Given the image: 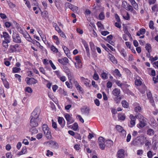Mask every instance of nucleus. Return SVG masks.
I'll list each match as a JSON object with an SVG mask.
<instances>
[{"label": "nucleus", "instance_id": "52", "mask_svg": "<svg viewBox=\"0 0 158 158\" xmlns=\"http://www.w3.org/2000/svg\"><path fill=\"white\" fill-rule=\"evenodd\" d=\"M67 74L68 76L69 79L70 80V81H71V80L73 77V76L70 72Z\"/></svg>", "mask_w": 158, "mask_h": 158}, {"label": "nucleus", "instance_id": "30", "mask_svg": "<svg viewBox=\"0 0 158 158\" xmlns=\"http://www.w3.org/2000/svg\"><path fill=\"white\" fill-rule=\"evenodd\" d=\"M118 118L121 120H124L125 119V117L123 114H121L118 115Z\"/></svg>", "mask_w": 158, "mask_h": 158}, {"label": "nucleus", "instance_id": "41", "mask_svg": "<svg viewBox=\"0 0 158 158\" xmlns=\"http://www.w3.org/2000/svg\"><path fill=\"white\" fill-rule=\"evenodd\" d=\"M114 73L116 74V75L119 77H120L121 75L120 74L119 71L118 69H115L114 71Z\"/></svg>", "mask_w": 158, "mask_h": 158}, {"label": "nucleus", "instance_id": "5", "mask_svg": "<svg viewBox=\"0 0 158 158\" xmlns=\"http://www.w3.org/2000/svg\"><path fill=\"white\" fill-rule=\"evenodd\" d=\"M65 117L68 122V124L71 123L74 121V120L69 114H66L65 115Z\"/></svg>", "mask_w": 158, "mask_h": 158}, {"label": "nucleus", "instance_id": "2", "mask_svg": "<svg viewBox=\"0 0 158 158\" xmlns=\"http://www.w3.org/2000/svg\"><path fill=\"white\" fill-rule=\"evenodd\" d=\"M43 130L46 136L48 139L51 138V132L49 130V128L46 124H44L43 126Z\"/></svg>", "mask_w": 158, "mask_h": 158}, {"label": "nucleus", "instance_id": "31", "mask_svg": "<svg viewBox=\"0 0 158 158\" xmlns=\"http://www.w3.org/2000/svg\"><path fill=\"white\" fill-rule=\"evenodd\" d=\"M78 125L77 123H75L73 125L72 127V129L73 130L75 131H77L78 127Z\"/></svg>", "mask_w": 158, "mask_h": 158}, {"label": "nucleus", "instance_id": "48", "mask_svg": "<svg viewBox=\"0 0 158 158\" xmlns=\"http://www.w3.org/2000/svg\"><path fill=\"white\" fill-rule=\"evenodd\" d=\"M52 127L54 128V129H56L57 128V124L56 123L54 122L53 121V119L52 120Z\"/></svg>", "mask_w": 158, "mask_h": 158}, {"label": "nucleus", "instance_id": "18", "mask_svg": "<svg viewBox=\"0 0 158 158\" xmlns=\"http://www.w3.org/2000/svg\"><path fill=\"white\" fill-rule=\"evenodd\" d=\"M10 42L9 40H5L3 42L2 45L5 48H7L9 46L8 43Z\"/></svg>", "mask_w": 158, "mask_h": 158}, {"label": "nucleus", "instance_id": "10", "mask_svg": "<svg viewBox=\"0 0 158 158\" xmlns=\"http://www.w3.org/2000/svg\"><path fill=\"white\" fill-rule=\"evenodd\" d=\"M75 60H76L78 64H79V66H77L76 64V63H75V64L76 66V68H80V65L81 66V60L80 59V57L79 56H77L75 57Z\"/></svg>", "mask_w": 158, "mask_h": 158}, {"label": "nucleus", "instance_id": "4", "mask_svg": "<svg viewBox=\"0 0 158 158\" xmlns=\"http://www.w3.org/2000/svg\"><path fill=\"white\" fill-rule=\"evenodd\" d=\"M27 83L28 85L35 84L38 82L34 78H27Z\"/></svg>", "mask_w": 158, "mask_h": 158}, {"label": "nucleus", "instance_id": "54", "mask_svg": "<svg viewBox=\"0 0 158 158\" xmlns=\"http://www.w3.org/2000/svg\"><path fill=\"white\" fill-rule=\"evenodd\" d=\"M94 103L97 106H99L100 105V102L97 99H96L94 100Z\"/></svg>", "mask_w": 158, "mask_h": 158}, {"label": "nucleus", "instance_id": "32", "mask_svg": "<svg viewBox=\"0 0 158 158\" xmlns=\"http://www.w3.org/2000/svg\"><path fill=\"white\" fill-rule=\"evenodd\" d=\"M71 10L74 12H76L78 10V8L77 7L73 5Z\"/></svg>", "mask_w": 158, "mask_h": 158}, {"label": "nucleus", "instance_id": "45", "mask_svg": "<svg viewBox=\"0 0 158 158\" xmlns=\"http://www.w3.org/2000/svg\"><path fill=\"white\" fill-rule=\"evenodd\" d=\"M102 77L105 80L107 79V74L105 73H103L102 74Z\"/></svg>", "mask_w": 158, "mask_h": 158}, {"label": "nucleus", "instance_id": "29", "mask_svg": "<svg viewBox=\"0 0 158 158\" xmlns=\"http://www.w3.org/2000/svg\"><path fill=\"white\" fill-rule=\"evenodd\" d=\"M93 78L95 80H98L99 78V77L98 74L96 73V71L94 73L93 76Z\"/></svg>", "mask_w": 158, "mask_h": 158}, {"label": "nucleus", "instance_id": "23", "mask_svg": "<svg viewBox=\"0 0 158 158\" xmlns=\"http://www.w3.org/2000/svg\"><path fill=\"white\" fill-rule=\"evenodd\" d=\"M99 18L101 20H102L104 19L105 15L103 12H101L99 15Z\"/></svg>", "mask_w": 158, "mask_h": 158}, {"label": "nucleus", "instance_id": "37", "mask_svg": "<svg viewBox=\"0 0 158 158\" xmlns=\"http://www.w3.org/2000/svg\"><path fill=\"white\" fill-rule=\"evenodd\" d=\"M135 84L138 86L142 84V82L139 80H136L135 81Z\"/></svg>", "mask_w": 158, "mask_h": 158}, {"label": "nucleus", "instance_id": "13", "mask_svg": "<svg viewBox=\"0 0 158 158\" xmlns=\"http://www.w3.org/2000/svg\"><path fill=\"white\" fill-rule=\"evenodd\" d=\"M142 117L143 116L141 114H139L138 115H136L135 117L132 114H131L130 115V118L131 119V120L133 119L135 120V118H142Z\"/></svg>", "mask_w": 158, "mask_h": 158}, {"label": "nucleus", "instance_id": "42", "mask_svg": "<svg viewBox=\"0 0 158 158\" xmlns=\"http://www.w3.org/2000/svg\"><path fill=\"white\" fill-rule=\"evenodd\" d=\"M48 15V12L46 10L42 12V15L43 17H46Z\"/></svg>", "mask_w": 158, "mask_h": 158}, {"label": "nucleus", "instance_id": "50", "mask_svg": "<svg viewBox=\"0 0 158 158\" xmlns=\"http://www.w3.org/2000/svg\"><path fill=\"white\" fill-rule=\"evenodd\" d=\"M123 18L127 20H128L129 19H130V16L128 12L127 13L126 15V16H123Z\"/></svg>", "mask_w": 158, "mask_h": 158}, {"label": "nucleus", "instance_id": "56", "mask_svg": "<svg viewBox=\"0 0 158 158\" xmlns=\"http://www.w3.org/2000/svg\"><path fill=\"white\" fill-rule=\"evenodd\" d=\"M16 27L17 29V30L19 31H22V30L21 29V27L17 23L16 25Z\"/></svg>", "mask_w": 158, "mask_h": 158}, {"label": "nucleus", "instance_id": "22", "mask_svg": "<svg viewBox=\"0 0 158 158\" xmlns=\"http://www.w3.org/2000/svg\"><path fill=\"white\" fill-rule=\"evenodd\" d=\"M30 131L31 132L32 134H35L37 133L38 130L35 127H33L30 129Z\"/></svg>", "mask_w": 158, "mask_h": 158}, {"label": "nucleus", "instance_id": "49", "mask_svg": "<svg viewBox=\"0 0 158 158\" xmlns=\"http://www.w3.org/2000/svg\"><path fill=\"white\" fill-rule=\"evenodd\" d=\"M147 156L149 158H152V152L150 151H149L147 153Z\"/></svg>", "mask_w": 158, "mask_h": 158}, {"label": "nucleus", "instance_id": "21", "mask_svg": "<svg viewBox=\"0 0 158 158\" xmlns=\"http://www.w3.org/2000/svg\"><path fill=\"white\" fill-rule=\"evenodd\" d=\"M106 146L108 147H110L113 144V142L112 141L109 140L106 141Z\"/></svg>", "mask_w": 158, "mask_h": 158}, {"label": "nucleus", "instance_id": "39", "mask_svg": "<svg viewBox=\"0 0 158 158\" xmlns=\"http://www.w3.org/2000/svg\"><path fill=\"white\" fill-rule=\"evenodd\" d=\"M20 70L19 68L14 67L13 68V72L14 73H17Z\"/></svg>", "mask_w": 158, "mask_h": 158}, {"label": "nucleus", "instance_id": "40", "mask_svg": "<svg viewBox=\"0 0 158 158\" xmlns=\"http://www.w3.org/2000/svg\"><path fill=\"white\" fill-rule=\"evenodd\" d=\"M5 26L6 28H9L10 27L11 24L10 22H6L4 23Z\"/></svg>", "mask_w": 158, "mask_h": 158}, {"label": "nucleus", "instance_id": "26", "mask_svg": "<svg viewBox=\"0 0 158 158\" xmlns=\"http://www.w3.org/2000/svg\"><path fill=\"white\" fill-rule=\"evenodd\" d=\"M120 136L123 138H125L126 136V132L125 131L123 130L121 132H120Z\"/></svg>", "mask_w": 158, "mask_h": 158}, {"label": "nucleus", "instance_id": "55", "mask_svg": "<svg viewBox=\"0 0 158 158\" xmlns=\"http://www.w3.org/2000/svg\"><path fill=\"white\" fill-rule=\"evenodd\" d=\"M131 138V134H128L127 137V139H126L127 142H129Z\"/></svg>", "mask_w": 158, "mask_h": 158}, {"label": "nucleus", "instance_id": "44", "mask_svg": "<svg viewBox=\"0 0 158 158\" xmlns=\"http://www.w3.org/2000/svg\"><path fill=\"white\" fill-rule=\"evenodd\" d=\"M97 24L98 27L99 28H100L101 29H102L103 28V25L100 22H98Z\"/></svg>", "mask_w": 158, "mask_h": 158}, {"label": "nucleus", "instance_id": "11", "mask_svg": "<svg viewBox=\"0 0 158 158\" xmlns=\"http://www.w3.org/2000/svg\"><path fill=\"white\" fill-rule=\"evenodd\" d=\"M81 112L85 114L88 115L89 113V110L87 107H83L81 109Z\"/></svg>", "mask_w": 158, "mask_h": 158}, {"label": "nucleus", "instance_id": "58", "mask_svg": "<svg viewBox=\"0 0 158 158\" xmlns=\"http://www.w3.org/2000/svg\"><path fill=\"white\" fill-rule=\"evenodd\" d=\"M109 32L107 31H102L101 32V34L102 35L104 36H106V35L108 34Z\"/></svg>", "mask_w": 158, "mask_h": 158}, {"label": "nucleus", "instance_id": "8", "mask_svg": "<svg viewBox=\"0 0 158 158\" xmlns=\"http://www.w3.org/2000/svg\"><path fill=\"white\" fill-rule=\"evenodd\" d=\"M143 118H142V119L141 120L140 118H139L140 119L139 120V126L141 128H142L144 127L146 125V122L145 121L144 119H143Z\"/></svg>", "mask_w": 158, "mask_h": 158}, {"label": "nucleus", "instance_id": "57", "mask_svg": "<svg viewBox=\"0 0 158 158\" xmlns=\"http://www.w3.org/2000/svg\"><path fill=\"white\" fill-rule=\"evenodd\" d=\"M135 119L131 120L130 124L132 126L131 127H133L135 124Z\"/></svg>", "mask_w": 158, "mask_h": 158}, {"label": "nucleus", "instance_id": "25", "mask_svg": "<svg viewBox=\"0 0 158 158\" xmlns=\"http://www.w3.org/2000/svg\"><path fill=\"white\" fill-rule=\"evenodd\" d=\"M148 134L149 135H152L154 134V131L151 129H149L147 131Z\"/></svg>", "mask_w": 158, "mask_h": 158}, {"label": "nucleus", "instance_id": "7", "mask_svg": "<svg viewBox=\"0 0 158 158\" xmlns=\"http://www.w3.org/2000/svg\"><path fill=\"white\" fill-rule=\"evenodd\" d=\"M124 150L121 149L118 152V156L119 158H124Z\"/></svg>", "mask_w": 158, "mask_h": 158}, {"label": "nucleus", "instance_id": "15", "mask_svg": "<svg viewBox=\"0 0 158 158\" xmlns=\"http://www.w3.org/2000/svg\"><path fill=\"white\" fill-rule=\"evenodd\" d=\"M145 32V30L144 29L141 28L139 30V31H138L137 33V35L139 36L140 35H143L144 34Z\"/></svg>", "mask_w": 158, "mask_h": 158}, {"label": "nucleus", "instance_id": "35", "mask_svg": "<svg viewBox=\"0 0 158 158\" xmlns=\"http://www.w3.org/2000/svg\"><path fill=\"white\" fill-rule=\"evenodd\" d=\"M73 5L69 2H66L65 4V6L67 8H69L70 9L72 7Z\"/></svg>", "mask_w": 158, "mask_h": 158}, {"label": "nucleus", "instance_id": "16", "mask_svg": "<svg viewBox=\"0 0 158 158\" xmlns=\"http://www.w3.org/2000/svg\"><path fill=\"white\" fill-rule=\"evenodd\" d=\"M1 36L2 37L3 36L6 40H8L10 38V36L9 34L6 32H3V35H1Z\"/></svg>", "mask_w": 158, "mask_h": 158}, {"label": "nucleus", "instance_id": "47", "mask_svg": "<svg viewBox=\"0 0 158 158\" xmlns=\"http://www.w3.org/2000/svg\"><path fill=\"white\" fill-rule=\"evenodd\" d=\"M158 59V57L157 56H155L154 58L152 56L150 57V60H151V62H153L155 60H157Z\"/></svg>", "mask_w": 158, "mask_h": 158}, {"label": "nucleus", "instance_id": "28", "mask_svg": "<svg viewBox=\"0 0 158 158\" xmlns=\"http://www.w3.org/2000/svg\"><path fill=\"white\" fill-rule=\"evenodd\" d=\"M63 48L67 56H68V54L69 51V50L65 46H63Z\"/></svg>", "mask_w": 158, "mask_h": 158}, {"label": "nucleus", "instance_id": "63", "mask_svg": "<svg viewBox=\"0 0 158 158\" xmlns=\"http://www.w3.org/2000/svg\"><path fill=\"white\" fill-rule=\"evenodd\" d=\"M0 17L2 19H5L7 17L6 15L3 13H0Z\"/></svg>", "mask_w": 158, "mask_h": 158}, {"label": "nucleus", "instance_id": "43", "mask_svg": "<svg viewBox=\"0 0 158 158\" xmlns=\"http://www.w3.org/2000/svg\"><path fill=\"white\" fill-rule=\"evenodd\" d=\"M141 110V108L139 106H138L135 107V111L136 112H140Z\"/></svg>", "mask_w": 158, "mask_h": 158}, {"label": "nucleus", "instance_id": "17", "mask_svg": "<svg viewBox=\"0 0 158 158\" xmlns=\"http://www.w3.org/2000/svg\"><path fill=\"white\" fill-rule=\"evenodd\" d=\"M140 136L137 137L133 141V144L134 145H138L140 142Z\"/></svg>", "mask_w": 158, "mask_h": 158}, {"label": "nucleus", "instance_id": "6", "mask_svg": "<svg viewBox=\"0 0 158 158\" xmlns=\"http://www.w3.org/2000/svg\"><path fill=\"white\" fill-rule=\"evenodd\" d=\"M58 62L63 64V65H66L69 63V60L67 57H64L61 59L58 60Z\"/></svg>", "mask_w": 158, "mask_h": 158}, {"label": "nucleus", "instance_id": "46", "mask_svg": "<svg viewBox=\"0 0 158 158\" xmlns=\"http://www.w3.org/2000/svg\"><path fill=\"white\" fill-rule=\"evenodd\" d=\"M63 68L65 72L67 74L70 72V70L67 66H65Z\"/></svg>", "mask_w": 158, "mask_h": 158}, {"label": "nucleus", "instance_id": "59", "mask_svg": "<svg viewBox=\"0 0 158 158\" xmlns=\"http://www.w3.org/2000/svg\"><path fill=\"white\" fill-rule=\"evenodd\" d=\"M39 70L40 72H41L44 74H45V71L43 67H40L39 68Z\"/></svg>", "mask_w": 158, "mask_h": 158}, {"label": "nucleus", "instance_id": "1", "mask_svg": "<svg viewBox=\"0 0 158 158\" xmlns=\"http://www.w3.org/2000/svg\"><path fill=\"white\" fill-rule=\"evenodd\" d=\"M40 110L39 109L36 108L31 114V118L30 122V124L31 127H35L38 125V123L41 120L38 118L40 114Z\"/></svg>", "mask_w": 158, "mask_h": 158}, {"label": "nucleus", "instance_id": "27", "mask_svg": "<svg viewBox=\"0 0 158 158\" xmlns=\"http://www.w3.org/2000/svg\"><path fill=\"white\" fill-rule=\"evenodd\" d=\"M121 98L120 96H117L114 98V101L116 103L120 102L121 100Z\"/></svg>", "mask_w": 158, "mask_h": 158}, {"label": "nucleus", "instance_id": "3", "mask_svg": "<svg viewBox=\"0 0 158 158\" xmlns=\"http://www.w3.org/2000/svg\"><path fill=\"white\" fill-rule=\"evenodd\" d=\"M105 139L103 138L102 137H100L98 139V142L99 146L100 148L102 150H104L105 149L106 145L105 144Z\"/></svg>", "mask_w": 158, "mask_h": 158}, {"label": "nucleus", "instance_id": "19", "mask_svg": "<svg viewBox=\"0 0 158 158\" xmlns=\"http://www.w3.org/2000/svg\"><path fill=\"white\" fill-rule=\"evenodd\" d=\"M145 48L146 50H147L148 52H150L151 50V45L149 44H147L146 46L145 47Z\"/></svg>", "mask_w": 158, "mask_h": 158}, {"label": "nucleus", "instance_id": "34", "mask_svg": "<svg viewBox=\"0 0 158 158\" xmlns=\"http://www.w3.org/2000/svg\"><path fill=\"white\" fill-rule=\"evenodd\" d=\"M27 148L26 147L23 148L21 152L19 153V155H20L23 154H25L27 151Z\"/></svg>", "mask_w": 158, "mask_h": 158}, {"label": "nucleus", "instance_id": "14", "mask_svg": "<svg viewBox=\"0 0 158 158\" xmlns=\"http://www.w3.org/2000/svg\"><path fill=\"white\" fill-rule=\"evenodd\" d=\"M1 79L3 81V83L5 87L7 89L9 88V84L8 82L6 80V79H3L2 78Z\"/></svg>", "mask_w": 158, "mask_h": 158}, {"label": "nucleus", "instance_id": "64", "mask_svg": "<svg viewBox=\"0 0 158 158\" xmlns=\"http://www.w3.org/2000/svg\"><path fill=\"white\" fill-rule=\"evenodd\" d=\"M77 33H79L80 34H82L83 32L82 30L79 28H77Z\"/></svg>", "mask_w": 158, "mask_h": 158}, {"label": "nucleus", "instance_id": "36", "mask_svg": "<svg viewBox=\"0 0 158 158\" xmlns=\"http://www.w3.org/2000/svg\"><path fill=\"white\" fill-rule=\"evenodd\" d=\"M153 22L152 21H150L149 23V27L150 28L152 29H154V27L153 26Z\"/></svg>", "mask_w": 158, "mask_h": 158}, {"label": "nucleus", "instance_id": "62", "mask_svg": "<svg viewBox=\"0 0 158 158\" xmlns=\"http://www.w3.org/2000/svg\"><path fill=\"white\" fill-rule=\"evenodd\" d=\"M132 6L135 10H138V9H139L138 6L136 3L135 4H134Z\"/></svg>", "mask_w": 158, "mask_h": 158}, {"label": "nucleus", "instance_id": "60", "mask_svg": "<svg viewBox=\"0 0 158 158\" xmlns=\"http://www.w3.org/2000/svg\"><path fill=\"white\" fill-rule=\"evenodd\" d=\"M115 17L117 21L118 22H120V18H119L118 15L117 14H115Z\"/></svg>", "mask_w": 158, "mask_h": 158}, {"label": "nucleus", "instance_id": "38", "mask_svg": "<svg viewBox=\"0 0 158 158\" xmlns=\"http://www.w3.org/2000/svg\"><path fill=\"white\" fill-rule=\"evenodd\" d=\"M51 49L54 52L56 53L58 51V49L53 46H51Z\"/></svg>", "mask_w": 158, "mask_h": 158}, {"label": "nucleus", "instance_id": "51", "mask_svg": "<svg viewBox=\"0 0 158 158\" xmlns=\"http://www.w3.org/2000/svg\"><path fill=\"white\" fill-rule=\"evenodd\" d=\"M26 90L27 92L29 93H31L32 91V89L30 87H27L26 89Z\"/></svg>", "mask_w": 158, "mask_h": 158}, {"label": "nucleus", "instance_id": "53", "mask_svg": "<svg viewBox=\"0 0 158 158\" xmlns=\"http://www.w3.org/2000/svg\"><path fill=\"white\" fill-rule=\"evenodd\" d=\"M77 118L79 119V120L82 123H83L84 122V120L81 117L80 115H78L77 116Z\"/></svg>", "mask_w": 158, "mask_h": 158}, {"label": "nucleus", "instance_id": "12", "mask_svg": "<svg viewBox=\"0 0 158 158\" xmlns=\"http://www.w3.org/2000/svg\"><path fill=\"white\" fill-rule=\"evenodd\" d=\"M109 57L110 60L114 64H116L117 63V60L115 59V57L111 54H109Z\"/></svg>", "mask_w": 158, "mask_h": 158}, {"label": "nucleus", "instance_id": "9", "mask_svg": "<svg viewBox=\"0 0 158 158\" xmlns=\"http://www.w3.org/2000/svg\"><path fill=\"white\" fill-rule=\"evenodd\" d=\"M120 93V90L119 89L115 88L112 91L113 94L116 96H119Z\"/></svg>", "mask_w": 158, "mask_h": 158}, {"label": "nucleus", "instance_id": "24", "mask_svg": "<svg viewBox=\"0 0 158 158\" xmlns=\"http://www.w3.org/2000/svg\"><path fill=\"white\" fill-rule=\"evenodd\" d=\"M122 104L123 106L125 108H127L128 106V103L125 101H122Z\"/></svg>", "mask_w": 158, "mask_h": 158}, {"label": "nucleus", "instance_id": "20", "mask_svg": "<svg viewBox=\"0 0 158 158\" xmlns=\"http://www.w3.org/2000/svg\"><path fill=\"white\" fill-rule=\"evenodd\" d=\"M117 131L119 132H121L123 129V128L120 125H117L115 127Z\"/></svg>", "mask_w": 158, "mask_h": 158}, {"label": "nucleus", "instance_id": "61", "mask_svg": "<svg viewBox=\"0 0 158 158\" xmlns=\"http://www.w3.org/2000/svg\"><path fill=\"white\" fill-rule=\"evenodd\" d=\"M112 85V83L110 81H108L107 83V87L108 88H110Z\"/></svg>", "mask_w": 158, "mask_h": 158}, {"label": "nucleus", "instance_id": "33", "mask_svg": "<svg viewBox=\"0 0 158 158\" xmlns=\"http://www.w3.org/2000/svg\"><path fill=\"white\" fill-rule=\"evenodd\" d=\"M126 9L127 10L131 11L133 10L132 6L128 4L127 5V6Z\"/></svg>", "mask_w": 158, "mask_h": 158}]
</instances>
